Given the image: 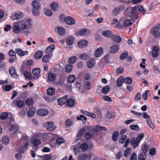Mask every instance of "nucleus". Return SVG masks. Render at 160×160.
<instances>
[{"label": "nucleus", "mask_w": 160, "mask_h": 160, "mask_svg": "<svg viewBox=\"0 0 160 160\" xmlns=\"http://www.w3.org/2000/svg\"><path fill=\"white\" fill-rule=\"evenodd\" d=\"M127 15L132 18L136 19L138 18V11L137 6L134 7H129L127 8L125 11Z\"/></svg>", "instance_id": "nucleus-1"}, {"label": "nucleus", "mask_w": 160, "mask_h": 160, "mask_svg": "<svg viewBox=\"0 0 160 160\" xmlns=\"http://www.w3.org/2000/svg\"><path fill=\"white\" fill-rule=\"evenodd\" d=\"M151 32L155 38L160 36V24H158L157 26L153 28Z\"/></svg>", "instance_id": "nucleus-2"}, {"label": "nucleus", "mask_w": 160, "mask_h": 160, "mask_svg": "<svg viewBox=\"0 0 160 160\" xmlns=\"http://www.w3.org/2000/svg\"><path fill=\"white\" fill-rule=\"evenodd\" d=\"M26 66L24 64H22L21 67V71L23 72V74L26 78L30 80L31 79V76L32 75L31 73L27 70V68H25Z\"/></svg>", "instance_id": "nucleus-3"}, {"label": "nucleus", "mask_w": 160, "mask_h": 160, "mask_svg": "<svg viewBox=\"0 0 160 160\" xmlns=\"http://www.w3.org/2000/svg\"><path fill=\"white\" fill-rule=\"evenodd\" d=\"M31 26V19L27 18L25 19L24 22L22 24L21 29L23 30L28 29Z\"/></svg>", "instance_id": "nucleus-4"}, {"label": "nucleus", "mask_w": 160, "mask_h": 160, "mask_svg": "<svg viewBox=\"0 0 160 160\" xmlns=\"http://www.w3.org/2000/svg\"><path fill=\"white\" fill-rule=\"evenodd\" d=\"M43 125L45 127H47V130L48 131H53L56 129V127L54 126V123L52 121L46 122Z\"/></svg>", "instance_id": "nucleus-5"}, {"label": "nucleus", "mask_w": 160, "mask_h": 160, "mask_svg": "<svg viewBox=\"0 0 160 160\" xmlns=\"http://www.w3.org/2000/svg\"><path fill=\"white\" fill-rule=\"evenodd\" d=\"M88 42L86 39L79 41L78 43V47L81 49L85 48L88 46Z\"/></svg>", "instance_id": "nucleus-6"}, {"label": "nucleus", "mask_w": 160, "mask_h": 160, "mask_svg": "<svg viewBox=\"0 0 160 160\" xmlns=\"http://www.w3.org/2000/svg\"><path fill=\"white\" fill-rule=\"evenodd\" d=\"M90 33V30L88 29L82 28L81 29L79 33L76 32V34L77 35H80L86 36L89 35Z\"/></svg>", "instance_id": "nucleus-7"}, {"label": "nucleus", "mask_w": 160, "mask_h": 160, "mask_svg": "<svg viewBox=\"0 0 160 160\" xmlns=\"http://www.w3.org/2000/svg\"><path fill=\"white\" fill-rule=\"evenodd\" d=\"M65 23L69 25L74 24L75 23V19L71 16H67L64 19Z\"/></svg>", "instance_id": "nucleus-8"}, {"label": "nucleus", "mask_w": 160, "mask_h": 160, "mask_svg": "<svg viewBox=\"0 0 160 160\" xmlns=\"http://www.w3.org/2000/svg\"><path fill=\"white\" fill-rule=\"evenodd\" d=\"M124 9L125 7L123 5L120 6L119 8H116L112 11V15L114 16H116L119 14L120 11L123 10Z\"/></svg>", "instance_id": "nucleus-9"}, {"label": "nucleus", "mask_w": 160, "mask_h": 160, "mask_svg": "<svg viewBox=\"0 0 160 160\" xmlns=\"http://www.w3.org/2000/svg\"><path fill=\"white\" fill-rule=\"evenodd\" d=\"M55 32L60 35H63L65 33V29L62 27L57 26L55 29Z\"/></svg>", "instance_id": "nucleus-10"}, {"label": "nucleus", "mask_w": 160, "mask_h": 160, "mask_svg": "<svg viewBox=\"0 0 160 160\" xmlns=\"http://www.w3.org/2000/svg\"><path fill=\"white\" fill-rule=\"evenodd\" d=\"M48 111L45 109H40L37 110V113L40 116H44L48 113Z\"/></svg>", "instance_id": "nucleus-11"}, {"label": "nucleus", "mask_w": 160, "mask_h": 160, "mask_svg": "<svg viewBox=\"0 0 160 160\" xmlns=\"http://www.w3.org/2000/svg\"><path fill=\"white\" fill-rule=\"evenodd\" d=\"M68 96L65 95L63 97L58 99V104L60 106H62L65 104L67 101Z\"/></svg>", "instance_id": "nucleus-12"}, {"label": "nucleus", "mask_w": 160, "mask_h": 160, "mask_svg": "<svg viewBox=\"0 0 160 160\" xmlns=\"http://www.w3.org/2000/svg\"><path fill=\"white\" fill-rule=\"evenodd\" d=\"M130 144L133 148L135 149L138 146L139 144V142L135 138H133L130 141Z\"/></svg>", "instance_id": "nucleus-13"}, {"label": "nucleus", "mask_w": 160, "mask_h": 160, "mask_svg": "<svg viewBox=\"0 0 160 160\" xmlns=\"http://www.w3.org/2000/svg\"><path fill=\"white\" fill-rule=\"evenodd\" d=\"M102 35L106 38H111L113 35L112 32L110 30H104L102 32Z\"/></svg>", "instance_id": "nucleus-14"}, {"label": "nucleus", "mask_w": 160, "mask_h": 160, "mask_svg": "<svg viewBox=\"0 0 160 160\" xmlns=\"http://www.w3.org/2000/svg\"><path fill=\"white\" fill-rule=\"evenodd\" d=\"M103 49L102 48L99 47L97 48L95 52V56L96 57H100L103 53Z\"/></svg>", "instance_id": "nucleus-15"}, {"label": "nucleus", "mask_w": 160, "mask_h": 160, "mask_svg": "<svg viewBox=\"0 0 160 160\" xmlns=\"http://www.w3.org/2000/svg\"><path fill=\"white\" fill-rule=\"evenodd\" d=\"M159 48L158 46L153 47L152 53V56L153 58H156L158 57L159 54Z\"/></svg>", "instance_id": "nucleus-16"}, {"label": "nucleus", "mask_w": 160, "mask_h": 160, "mask_svg": "<svg viewBox=\"0 0 160 160\" xmlns=\"http://www.w3.org/2000/svg\"><path fill=\"white\" fill-rule=\"evenodd\" d=\"M15 52L20 56L22 57L27 55L28 52V51H23L21 49H16L15 50Z\"/></svg>", "instance_id": "nucleus-17"}, {"label": "nucleus", "mask_w": 160, "mask_h": 160, "mask_svg": "<svg viewBox=\"0 0 160 160\" xmlns=\"http://www.w3.org/2000/svg\"><path fill=\"white\" fill-rule=\"evenodd\" d=\"M9 73L12 78H16L18 75L17 74L15 69L13 67H11L9 70Z\"/></svg>", "instance_id": "nucleus-18"}, {"label": "nucleus", "mask_w": 160, "mask_h": 160, "mask_svg": "<svg viewBox=\"0 0 160 160\" xmlns=\"http://www.w3.org/2000/svg\"><path fill=\"white\" fill-rule=\"evenodd\" d=\"M52 54H47L44 56L42 58V61L43 62L45 63L48 62L51 57H52Z\"/></svg>", "instance_id": "nucleus-19"}, {"label": "nucleus", "mask_w": 160, "mask_h": 160, "mask_svg": "<svg viewBox=\"0 0 160 160\" xmlns=\"http://www.w3.org/2000/svg\"><path fill=\"white\" fill-rule=\"evenodd\" d=\"M36 109L34 107H30L27 112V116L28 117H32L34 114Z\"/></svg>", "instance_id": "nucleus-20"}, {"label": "nucleus", "mask_w": 160, "mask_h": 160, "mask_svg": "<svg viewBox=\"0 0 160 160\" xmlns=\"http://www.w3.org/2000/svg\"><path fill=\"white\" fill-rule=\"evenodd\" d=\"M119 49V46L117 44H114L110 48V52L111 53H115L118 52Z\"/></svg>", "instance_id": "nucleus-21"}, {"label": "nucleus", "mask_w": 160, "mask_h": 160, "mask_svg": "<svg viewBox=\"0 0 160 160\" xmlns=\"http://www.w3.org/2000/svg\"><path fill=\"white\" fill-rule=\"evenodd\" d=\"M12 30L14 33H22V31L21 29V27L20 28L18 25H14L13 26Z\"/></svg>", "instance_id": "nucleus-22"}, {"label": "nucleus", "mask_w": 160, "mask_h": 160, "mask_svg": "<svg viewBox=\"0 0 160 160\" xmlns=\"http://www.w3.org/2000/svg\"><path fill=\"white\" fill-rule=\"evenodd\" d=\"M95 64V59L94 58H91L89 60L87 65L89 68H91L94 66Z\"/></svg>", "instance_id": "nucleus-23"}, {"label": "nucleus", "mask_w": 160, "mask_h": 160, "mask_svg": "<svg viewBox=\"0 0 160 160\" xmlns=\"http://www.w3.org/2000/svg\"><path fill=\"white\" fill-rule=\"evenodd\" d=\"M111 38L112 41L117 42H120L122 40V38L120 37L116 34L113 35Z\"/></svg>", "instance_id": "nucleus-24"}, {"label": "nucleus", "mask_w": 160, "mask_h": 160, "mask_svg": "<svg viewBox=\"0 0 160 160\" xmlns=\"http://www.w3.org/2000/svg\"><path fill=\"white\" fill-rule=\"evenodd\" d=\"M43 52L41 50L38 51L34 54V58L35 59H38L41 58L42 56Z\"/></svg>", "instance_id": "nucleus-25"}, {"label": "nucleus", "mask_w": 160, "mask_h": 160, "mask_svg": "<svg viewBox=\"0 0 160 160\" xmlns=\"http://www.w3.org/2000/svg\"><path fill=\"white\" fill-rule=\"evenodd\" d=\"M74 37L72 36H70L67 38L66 42L68 46H71L74 42Z\"/></svg>", "instance_id": "nucleus-26"}, {"label": "nucleus", "mask_w": 160, "mask_h": 160, "mask_svg": "<svg viewBox=\"0 0 160 160\" xmlns=\"http://www.w3.org/2000/svg\"><path fill=\"white\" fill-rule=\"evenodd\" d=\"M9 129L10 131L14 130L15 132L19 131V128L17 125L11 124L9 127Z\"/></svg>", "instance_id": "nucleus-27"}, {"label": "nucleus", "mask_w": 160, "mask_h": 160, "mask_svg": "<svg viewBox=\"0 0 160 160\" xmlns=\"http://www.w3.org/2000/svg\"><path fill=\"white\" fill-rule=\"evenodd\" d=\"M23 15L22 13H15L13 16H12V18L13 20H18L21 18Z\"/></svg>", "instance_id": "nucleus-28"}, {"label": "nucleus", "mask_w": 160, "mask_h": 160, "mask_svg": "<svg viewBox=\"0 0 160 160\" xmlns=\"http://www.w3.org/2000/svg\"><path fill=\"white\" fill-rule=\"evenodd\" d=\"M2 143L4 145H7L10 142L9 137L7 136H3L2 139Z\"/></svg>", "instance_id": "nucleus-29"}, {"label": "nucleus", "mask_w": 160, "mask_h": 160, "mask_svg": "<svg viewBox=\"0 0 160 160\" xmlns=\"http://www.w3.org/2000/svg\"><path fill=\"white\" fill-rule=\"evenodd\" d=\"M51 7L52 10L53 11H55L58 10L59 8V4L56 2H53L51 4Z\"/></svg>", "instance_id": "nucleus-30"}, {"label": "nucleus", "mask_w": 160, "mask_h": 160, "mask_svg": "<svg viewBox=\"0 0 160 160\" xmlns=\"http://www.w3.org/2000/svg\"><path fill=\"white\" fill-rule=\"evenodd\" d=\"M56 76L55 74L52 73H49L48 74V79L49 81H53L55 80Z\"/></svg>", "instance_id": "nucleus-31"}, {"label": "nucleus", "mask_w": 160, "mask_h": 160, "mask_svg": "<svg viewBox=\"0 0 160 160\" xmlns=\"http://www.w3.org/2000/svg\"><path fill=\"white\" fill-rule=\"evenodd\" d=\"M76 77L74 75H69L68 78V82L69 83H72L76 80Z\"/></svg>", "instance_id": "nucleus-32"}, {"label": "nucleus", "mask_w": 160, "mask_h": 160, "mask_svg": "<svg viewBox=\"0 0 160 160\" xmlns=\"http://www.w3.org/2000/svg\"><path fill=\"white\" fill-rule=\"evenodd\" d=\"M55 47V45L53 44L49 46L46 48V52L47 53H51L54 50Z\"/></svg>", "instance_id": "nucleus-33"}, {"label": "nucleus", "mask_w": 160, "mask_h": 160, "mask_svg": "<svg viewBox=\"0 0 160 160\" xmlns=\"http://www.w3.org/2000/svg\"><path fill=\"white\" fill-rule=\"evenodd\" d=\"M124 82L123 77H121L119 78L117 80V86L118 87H120L122 85Z\"/></svg>", "instance_id": "nucleus-34"}, {"label": "nucleus", "mask_w": 160, "mask_h": 160, "mask_svg": "<svg viewBox=\"0 0 160 160\" xmlns=\"http://www.w3.org/2000/svg\"><path fill=\"white\" fill-rule=\"evenodd\" d=\"M76 118L78 120H81L83 123H86V121L87 119L86 117L82 115H81L79 116H77Z\"/></svg>", "instance_id": "nucleus-35"}, {"label": "nucleus", "mask_w": 160, "mask_h": 160, "mask_svg": "<svg viewBox=\"0 0 160 160\" xmlns=\"http://www.w3.org/2000/svg\"><path fill=\"white\" fill-rule=\"evenodd\" d=\"M67 105L69 107L73 106L75 103L74 101L72 98H69L67 101Z\"/></svg>", "instance_id": "nucleus-36"}, {"label": "nucleus", "mask_w": 160, "mask_h": 160, "mask_svg": "<svg viewBox=\"0 0 160 160\" xmlns=\"http://www.w3.org/2000/svg\"><path fill=\"white\" fill-rule=\"evenodd\" d=\"M32 5L34 8H40L41 6L38 1L34 0L32 2Z\"/></svg>", "instance_id": "nucleus-37"}, {"label": "nucleus", "mask_w": 160, "mask_h": 160, "mask_svg": "<svg viewBox=\"0 0 160 160\" xmlns=\"http://www.w3.org/2000/svg\"><path fill=\"white\" fill-rule=\"evenodd\" d=\"M124 82L129 85L131 84L132 82V79L130 77H127L124 78L123 77Z\"/></svg>", "instance_id": "nucleus-38"}, {"label": "nucleus", "mask_w": 160, "mask_h": 160, "mask_svg": "<svg viewBox=\"0 0 160 160\" xmlns=\"http://www.w3.org/2000/svg\"><path fill=\"white\" fill-rule=\"evenodd\" d=\"M16 105L19 108H22L24 105V102L21 99L18 100L16 102Z\"/></svg>", "instance_id": "nucleus-39"}, {"label": "nucleus", "mask_w": 160, "mask_h": 160, "mask_svg": "<svg viewBox=\"0 0 160 160\" xmlns=\"http://www.w3.org/2000/svg\"><path fill=\"white\" fill-rule=\"evenodd\" d=\"M110 90V88L108 85L105 86L102 89L101 91L102 93L104 94H107Z\"/></svg>", "instance_id": "nucleus-40"}, {"label": "nucleus", "mask_w": 160, "mask_h": 160, "mask_svg": "<svg viewBox=\"0 0 160 160\" xmlns=\"http://www.w3.org/2000/svg\"><path fill=\"white\" fill-rule=\"evenodd\" d=\"M149 149L147 143L142 145V150L143 151L142 152L146 154V153L148 151Z\"/></svg>", "instance_id": "nucleus-41"}, {"label": "nucleus", "mask_w": 160, "mask_h": 160, "mask_svg": "<svg viewBox=\"0 0 160 160\" xmlns=\"http://www.w3.org/2000/svg\"><path fill=\"white\" fill-rule=\"evenodd\" d=\"M132 24V23L130 20L127 19L124 21L123 26L124 27L126 28L127 27L130 26Z\"/></svg>", "instance_id": "nucleus-42"}, {"label": "nucleus", "mask_w": 160, "mask_h": 160, "mask_svg": "<svg viewBox=\"0 0 160 160\" xmlns=\"http://www.w3.org/2000/svg\"><path fill=\"white\" fill-rule=\"evenodd\" d=\"M37 156L43 160H48L51 158V156L50 154H46L44 156Z\"/></svg>", "instance_id": "nucleus-43"}, {"label": "nucleus", "mask_w": 160, "mask_h": 160, "mask_svg": "<svg viewBox=\"0 0 160 160\" xmlns=\"http://www.w3.org/2000/svg\"><path fill=\"white\" fill-rule=\"evenodd\" d=\"M150 94V92L149 90H147L142 95V98L145 100H148V95Z\"/></svg>", "instance_id": "nucleus-44"}, {"label": "nucleus", "mask_w": 160, "mask_h": 160, "mask_svg": "<svg viewBox=\"0 0 160 160\" xmlns=\"http://www.w3.org/2000/svg\"><path fill=\"white\" fill-rule=\"evenodd\" d=\"M73 68V65L68 64L66 65L65 68V71L66 72H70L72 71Z\"/></svg>", "instance_id": "nucleus-45"}, {"label": "nucleus", "mask_w": 160, "mask_h": 160, "mask_svg": "<svg viewBox=\"0 0 160 160\" xmlns=\"http://www.w3.org/2000/svg\"><path fill=\"white\" fill-rule=\"evenodd\" d=\"M146 154H144L143 152L140 153L138 156V160H145L146 159Z\"/></svg>", "instance_id": "nucleus-46"}, {"label": "nucleus", "mask_w": 160, "mask_h": 160, "mask_svg": "<svg viewBox=\"0 0 160 160\" xmlns=\"http://www.w3.org/2000/svg\"><path fill=\"white\" fill-rule=\"evenodd\" d=\"M71 149L74 152V154L76 156L79 152V148L76 146H72Z\"/></svg>", "instance_id": "nucleus-47"}, {"label": "nucleus", "mask_w": 160, "mask_h": 160, "mask_svg": "<svg viewBox=\"0 0 160 160\" xmlns=\"http://www.w3.org/2000/svg\"><path fill=\"white\" fill-rule=\"evenodd\" d=\"M77 58L76 56H73L70 58L68 60V63L71 64H73L76 61Z\"/></svg>", "instance_id": "nucleus-48"}, {"label": "nucleus", "mask_w": 160, "mask_h": 160, "mask_svg": "<svg viewBox=\"0 0 160 160\" xmlns=\"http://www.w3.org/2000/svg\"><path fill=\"white\" fill-rule=\"evenodd\" d=\"M89 57V55L86 53L82 54L80 55V59L84 60L88 59Z\"/></svg>", "instance_id": "nucleus-49"}, {"label": "nucleus", "mask_w": 160, "mask_h": 160, "mask_svg": "<svg viewBox=\"0 0 160 160\" xmlns=\"http://www.w3.org/2000/svg\"><path fill=\"white\" fill-rule=\"evenodd\" d=\"M118 132L117 131L114 132L112 134V139L114 141H116L118 139Z\"/></svg>", "instance_id": "nucleus-50"}, {"label": "nucleus", "mask_w": 160, "mask_h": 160, "mask_svg": "<svg viewBox=\"0 0 160 160\" xmlns=\"http://www.w3.org/2000/svg\"><path fill=\"white\" fill-rule=\"evenodd\" d=\"M40 72L41 69L40 68H36L32 70V73L34 75L38 76L40 73Z\"/></svg>", "instance_id": "nucleus-51"}, {"label": "nucleus", "mask_w": 160, "mask_h": 160, "mask_svg": "<svg viewBox=\"0 0 160 160\" xmlns=\"http://www.w3.org/2000/svg\"><path fill=\"white\" fill-rule=\"evenodd\" d=\"M26 103L28 106H31L33 103V98H27L26 100Z\"/></svg>", "instance_id": "nucleus-52"}, {"label": "nucleus", "mask_w": 160, "mask_h": 160, "mask_svg": "<svg viewBox=\"0 0 160 160\" xmlns=\"http://www.w3.org/2000/svg\"><path fill=\"white\" fill-rule=\"evenodd\" d=\"M45 14L46 16L50 17L52 15L53 12L50 9H48V8H46L45 11Z\"/></svg>", "instance_id": "nucleus-53"}, {"label": "nucleus", "mask_w": 160, "mask_h": 160, "mask_svg": "<svg viewBox=\"0 0 160 160\" xmlns=\"http://www.w3.org/2000/svg\"><path fill=\"white\" fill-rule=\"evenodd\" d=\"M87 158V155L82 154L79 155L78 157L77 160H85Z\"/></svg>", "instance_id": "nucleus-54"}, {"label": "nucleus", "mask_w": 160, "mask_h": 160, "mask_svg": "<svg viewBox=\"0 0 160 160\" xmlns=\"http://www.w3.org/2000/svg\"><path fill=\"white\" fill-rule=\"evenodd\" d=\"M55 92L54 89L52 88H49L47 90V94L49 95H53L54 94Z\"/></svg>", "instance_id": "nucleus-55"}, {"label": "nucleus", "mask_w": 160, "mask_h": 160, "mask_svg": "<svg viewBox=\"0 0 160 160\" xmlns=\"http://www.w3.org/2000/svg\"><path fill=\"white\" fill-rule=\"evenodd\" d=\"M146 121L147 123L151 129H154L155 128V126L152 122L151 119L147 120Z\"/></svg>", "instance_id": "nucleus-56"}, {"label": "nucleus", "mask_w": 160, "mask_h": 160, "mask_svg": "<svg viewBox=\"0 0 160 160\" xmlns=\"http://www.w3.org/2000/svg\"><path fill=\"white\" fill-rule=\"evenodd\" d=\"M40 8H33L32 10V13L33 15L35 16H37L40 13Z\"/></svg>", "instance_id": "nucleus-57"}, {"label": "nucleus", "mask_w": 160, "mask_h": 160, "mask_svg": "<svg viewBox=\"0 0 160 160\" xmlns=\"http://www.w3.org/2000/svg\"><path fill=\"white\" fill-rule=\"evenodd\" d=\"M88 148V145L87 143L85 142L83 143L80 146V148L83 151H86Z\"/></svg>", "instance_id": "nucleus-58"}, {"label": "nucleus", "mask_w": 160, "mask_h": 160, "mask_svg": "<svg viewBox=\"0 0 160 160\" xmlns=\"http://www.w3.org/2000/svg\"><path fill=\"white\" fill-rule=\"evenodd\" d=\"M9 116L8 113L6 112H3L0 115V118L3 120L6 119Z\"/></svg>", "instance_id": "nucleus-59"}, {"label": "nucleus", "mask_w": 160, "mask_h": 160, "mask_svg": "<svg viewBox=\"0 0 160 160\" xmlns=\"http://www.w3.org/2000/svg\"><path fill=\"white\" fill-rule=\"evenodd\" d=\"M127 138V136L126 135H122L119 140V142L120 143H124Z\"/></svg>", "instance_id": "nucleus-60"}, {"label": "nucleus", "mask_w": 160, "mask_h": 160, "mask_svg": "<svg viewBox=\"0 0 160 160\" xmlns=\"http://www.w3.org/2000/svg\"><path fill=\"white\" fill-rule=\"evenodd\" d=\"M32 143L35 146L38 147L39 145L41 144V142L39 139H34Z\"/></svg>", "instance_id": "nucleus-61"}, {"label": "nucleus", "mask_w": 160, "mask_h": 160, "mask_svg": "<svg viewBox=\"0 0 160 160\" xmlns=\"http://www.w3.org/2000/svg\"><path fill=\"white\" fill-rule=\"evenodd\" d=\"M114 113L113 112L108 111L107 113L106 117L109 119H111L114 118Z\"/></svg>", "instance_id": "nucleus-62"}, {"label": "nucleus", "mask_w": 160, "mask_h": 160, "mask_svg": "<svg viewBox=\"0 0 160 160\" xmlns=\"http://www.w3.org/2000/svg\"><path fill=\"white\" fill-rule=\"evenodd\" d=\"M128 53L127 52L122 53L120 56V59L121 60H123L128 57Z\"/></svg>", "instance_id": "nucleus-63"}, {"label": "nucleus", "mask_w": 160, "mask_h": 160, "mask_svg": "<svg viewBox=\"0 0 160 160\" xmlns=\"http://www.w3.org/2000/svg\"><path fill=\"white\" fill-rule=\"evenodd\" d=\"M129 127L132 130L138 131L139 129V126L137 124L131 125Z\"/></svg>", "instance_id": "nucleus-64"}]
</instances>
